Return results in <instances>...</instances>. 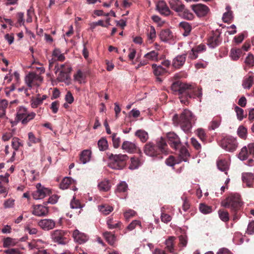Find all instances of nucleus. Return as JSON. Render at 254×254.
Returning <instances> with one entry per match:
<instances>
[{
    "label": "nucleus",
    "instance_id": "nucleus-45",
    "mask_svg": "<svg viewBox=\"0 0 254 254\" xmlns=\"http://www.w3.org/2000/svg\"><path fill=\"white\" fill-rule=\"evenodd\" d=\"M71 183V179L69 177H65L63 179L60 184V188L62 189H66Z\"/></svg>",
    "mask_w": 254,
    "mask_h": 254
},
{
    "label": "nucleus",
    "instance_id": "nucleus-60",
    "mask_svg": "<svg viewBox=\"0 0 254 254\" xmlns=\"http://www.w3.org/2000/svg\"><path fill=\"white\" fill-rule=\"evenodd\" d=\"M180 243L179 244V247H186L187 245V236L184 235H181L179 237Z\"/></svg>",
    "mask_w": 254,
    "mask_h": 254
},
{
    "label": "nucleus",
    "instance_id": "nucleus-23",
    "mask_svg": "<svg viewBox=\"0 0 254 254\" xmlns=\"http://www.w3.org/2000/svg\"><path fill=\"white\" fill-rule=\"evenodd\" d=\"M175 240V237L171 236L168 238L166 241H165V245L166 247L165 249L169 252L170 253L172 254H177V253H176L175 251L174 246H175V243L174 240Z\"/></svg>",
    "mask_w": 254,
    "mask_h": 254
},
{
    "label": "nucleus",
    "instance_id": "nucleus-7",
    "mask_svg": "<svg viewBox=\"0 0 254 254\" xmlns=\"http://www.w3.org/2000/svg\"><path fill=\"white\" fill-rule=\"evenodd\" d=\"M35 115V113H28L26 108L19 107L17 109L16 120L17 122H21L23 125H25L34 119Z\"/></svg>",
    "mask_w": 254,
    "mask_h": 254
},
{
    "label": "nucleus",
    "instance_id": "nucleus-50",
    "mask_svg": "<svg viewBox=\"0 0 254 254\" xmlns=\"http://www.w3.org/2000/svg\"><path fill=\"white\" fill-rule=\"evenodd\" d=\"M199 210L203 214H208L211 212L212 207L205 204L201 203L199 205Z\"/></svg>",
    "mask_w": 254,
    "mask_h": 254
},
{
    "label": "nucleus",
    "instance_id": "nucleus-6",
    "mask_svg": "<svg viewBox=\"0 0 254 254\" xmlns=\"http://www.w3.org/2000/svg\"><path fill=\"white\" fill-rule=\"evenodd\" d=\"M55 73L60 72L58 76L57 80L61 82L65 81L69 79L70 73L72 70L70 64L68 63H65L59 65L56 64L55 66Z\"/></svg>",
    "mask_w": 254,
    "mask_h": 254
},
{
    "label": "nucleus",
    "instance_id": "nucleus-14",
    "mask_svg": "<svg viewBox=\"0 0 254 254\" xmlns=\"http://www.w3.org/2000/svg\"><path fill=\"white\" fill-rule=\"evenodd\" d=\"M122 148L129 153L137 152L140 154V156H141L142 154L141 150L138 148L137 145L134 143L130 141H124L122 144Z\"/></svg>",
    "mask_w": 254,
    "mask_h": 254
},
{
    "label": "nucleus",
    "instance_id": "nucleus-55",
    "mask_svg": "<svg viewBox=\"0 0 254 254\" xmlns=\"http://www.w3.org/2000/svg\"><path fill=\"white\" fill-rule=\"evenodd\" d=\"M191 144L196 151L198 152H200L201 146L196 138L193 137L191 138Z\"/></svg>",
    "mask_w": 254,
    "mask_h": 254
},
{
    "label": "nucleus",
    "instance_id": "nucleus-17",
    "mask_svg": "<svg viewBox=\"0 0 254 254\" xmlns=\"http://www.w3.org/2000/svg\"><path fill=\"white\" fill-rule=\"evenodd\" d=\"M156 9L161 14L165 16H168L171 13L169 7L164 0H160L157 2Z\"/></svg>",
    "mask_w": 254,
    "mask_h": 254
},
{
    "label": "nucleus",
    "instance_id": "nucleus-33",
    "mask_svg": "<svg viewBox=\"0 0 254 254\" xmlns=\"http://www.w3.org/2000/svg\"><path fill=\"white\" fill-rule=\"evenodd\" d=\"M8 105V102L6 99L0 100V117H5L6 109Z\"/></svg>",
    "mask_w": 254,
    "mask_h": 254
},
{
    "label": "nucleus",
    "instance_id": "nucleus-40",
    "mask_svg": "<svg viewBox=\"0 0 254 254\" xmlns=\"http://www.w3.org/2000/svg\"><path fill=\"white\" fill-rule=\"evenodd\" d=\"M43 102L40 99V95L38 94L36 98H33L31 101V106L33 108H36L41 105Z\"/></svg>",
    "mask_w": 254,
    "mask_h": 254
},
{
    "label": "nucleus",
    "instance_id": "nucleus-44",
    "mask_svg": "<svg viewBox=\"0 0 254 254\" xmlns=\"http://www.w3.org/2000/svg\"><path fill=\"white\" fill-rule=\"evenodd\" d=\"M107 224L108 225V227L110 229H113L115 228H120L121 226V222H117L116 223H114L113 218H110L107 221Z\"/></svg>",
    "mask_w": 254,
    "mask_h": 254
},
{
    "label": "nucleus",
    "instance_id": "nucleus-9",
    "mask_svg": "<svg viewBox=\"0 0 254 254\" xmlns=\"http://www.w3.org/2000/svg\"><path fill=\"white\" fill-rule=\"evenodd\" d=\"M25 81L28 88L31 89L33 86H40L43 82V78L34 72H30L26 75Z\"/></svg>",
    "mask_w": 254,
    "mask_h": 254
},
{
    "label": "nucleus",
    "instance_id": "nucleus-63",
    "mask_svg": "<svg viewBox=\"0 0 254 254\" xmlns=\"http://www.w3.org/2000/svg\"><path fill=\"white\" fill-rule=\"evenodd\" d=\"M112 140L114 147L116 148L119 147L120 145V139L119 137H117V134L116 133H114L113 134Z\"/></svg>",
    "mask_w": 254,
    "mask_h": 254
},
{
    "label": "nucleus",
    "instance_id": "nucleus-3",
    "mask_svg": "<svg viewBox=\"0 0 254 254\" xmlns=\"http://www.w3.org/2000/svg\"><path fill=\"white\" fill-rule=\"evenodd\" d=\"M196 120L194 114L188 109H184L180 116L175 114L173 118L174 125L176 126H180L186 132L190 131Z\"/></svg>",
    "mask_w": 254,
    "mask_h": 254
},
{
    "label": "nucleus",
    "instance_id": "nucleus-39",
    "mask_svg": "<svg viewBox=\"0 0 254 254\" xmlns=\"http://www.w3.org/2000/svg\"><path fill=\"white\" fill-rule=\"evenodd\" d=\"M238 136L243 139H246L247 136V128L243 126H240L238 128Z\"/></svg>",
    "mask_w": 254,
    "mask_h": 254
},
{
    "label": "nucleus",
    "instance_id": "nucleus-25",
    "mask_svg": "<svg viewBox=\"0 0 254 254\" xmlns=\"http://www.w3.org/2000/svg\"><path fill=\"white\" fill-rule=\"evenodd\" d=\"M242 180L247 187H252L253 185L254 175L252 173H245L242 175Z\"/></svg>",
    "mask_w": 254,
    "mask_h": 254
},
{
    "label": "nucleus",
    "instance_id": "nucleus-53",
    "mask_svg": "<svg viewBox=\"0 0 254 254\" xmlns=\"http://www.w3.org/2000/svg\"><path fill=\"white\" fill-rule=\"evenodd\" d=\"M127 190V185L125 182H122L117 186L116 192H125Z\"/></svg>",
    "mask_w": 254,
    "mask_h": 254
},
{
    "label": "nucleus",
    "instance_id": "nucleus-64",
    "mask_svg": "<svg viewBox=\"0 0 254 254\" xmlns=\"http://www.w3.org/2000/svg\"><path fill=\"white\" fill-rule=\"evenodd\" d=\"M149 40L153 41L156 37V31L154 27L151 26L150 31L148 34Z\"/></svg>",
    "mask_w": 254,
    "mask_h": 254
},
{
    "label": "nucleus",
    "instance_id": "nucleus-54",
    "mask_svg": "<svg viewBox=\"0 0 254 254\" xmlns=\"http://www.w3.org/2000/svg\"><path fill=\"white\" fill-rule=\"evenodd\" d=\"M22 144L20 142V139L17 137H14L12 140V146L14 150H18L19 147L22 146Z\"/></svg>",
    "mask_w": 254,
    "mask_h": 254
},
{
    "label": "nucleus",
    "instance_id": "nucleus-4",
    "mask_svg": "<svg viewBox=\"0 0 254 254\" xmlns=\"http://www.w3.org/2000/svg\"><path fill=\"white\" fill-rule=\"evenodd\" d=\"M221 205L229 208L231 212L239 211L243 205L241 196L237 193L232 194L221 202Z\"/></svg>",
    "mask_w": 254,
    "mask_h": 254
},
{
    "label": "nucleus",
    "instance_id": "nucleus-61",
    "mask_svg": "<svg viewBox=\"0 0 254 254\" xmlns=\"http://www.w3.org/2000/svg\"><path fill=\"white\" fill-rule=\"evenodd\" d=\"M59 106V102L58 101H56L52 103L50 108L52 110L53 113L56 114L58 112Z\"/></svg>",
    "mask_w": 254,
    "mask_h": 254
},
{
    "label": "nucleus",
    "instance_id": "nucleus-59",
    "mask_svg": "<svg viewBox=\"0 0 254 254\" xmlns=\"http://www.w3.org/2000/svg\"><path fill=\"white\" fill-rule=\"evenodd\" d=\"M186 54L188 55L189 59L191 60H195L198 57V54L193 48L191 49V50L188 51Z\"/></svg>",
    "mask_w": 254,
    "mask_h": 254
},
{
    "label": "nucleus",
    "instance_id": "nucleus-36",
    "mask_svg": "<svg viewBox=\"0 0 254 254\" xmlns=\"http://www.w3.org/2000/svg\"><path fill=\"white\" fill-rule=\"evenodd\" d=\"M130 161L131 163L129 166V168L131 170H134L138 168L141 164L140 160L136 157H131Z\"/></svg>",
    "mask_w": 254,
    "mask_h": 254
},
{
    "label": "nucleus",
    "instance_id": "nucleus-1",
    "mask_svg": "<svg viewBox=\"0 0 254 254\" xmlns=\"http://www.w3.org/2000/svg\"><path fill=\"white\" fill-rule=\"evenodd\" d=\"M171 89L175 94L179 95L181 102L185 105L189 104L190 99L196 97L201 98L202 95L201 88L181 81L174 82L172 84Z\"/></svg>",
    "mask_w": 254,
    "mask_h": 254
},
{
    "label": "nucleus",
    "instance_id": "nucleus-41",
    "mask_svg": "<svg viewBox=\"0 0 254 254\" xmlns=\"http://www.w3.org/2000/svg\"><path fill=\"white\" fill-rule=\"evenodd\" d=\"M249 150L246 146L243 147L239 154V158L241 160H246L249 156Z\"/></svg>",
    "mask_w": 254,
    "mask_h": 254
},
{
    "label": "nucleus",
    "instance_id": "nucleus-49",
    "mask_svg": "<svg viewBox=\"0 0 254 254\" xmlns=\"http://www.w3.org/2000/svg\"><path fill=\"white\" fill-rule=\"evenodd\" d=\"M165 162L168 166H174L176 164H179L180 162L178 159H175L173 156L171 155L166 160Z\"/></svg>",
    "mask_w": 254,
    "mask_h": 254
},
{
    "label": "nucleus",
    "instance_id": "nucleus-32",
    "mask_svg": "<svg viewBox=\"0 0 254 254\" xmlns=\"http://www.w3.org/2000/svg\"><path fill=\"white\" fill-rule=\"evenodd\" d=\"M135 135L137 136L142 142H145L148 139V133L142 129L137 130L135 132Z\"/></svg>",
    "mask_w": 254,
    "mask_h": 254
},
{
    "label": "nucleus",
    "instance_id": "nucleus-16",
    "mask_svg": "<svg viewBox=\"0 0 254 254\" xmlns=\"http://www.w3.org/2000/svg\"><path fill=\"white\" fill-rule=\"evenodd\" d=\"M38 225L43 230L48 231L55 227L56 222L51 219H44L39 221Z\"/></svg>",
    "mask_w": 254,
    "mask_h": 254
},
{
    "label": "nucleus",
    "instance_id": "nucleus-20",
    "mask_svg": "<svg viewBox=\"0 0 254 254\" xmlns=\"http://www.w3.org/2000/svg\"><path fill=\"white\" fill-rule=\"evenodd\" d=\"M50 193V190L47 188H38V190L33 192V197L35 199H42L49 195Z\"/></svg>",
    "mask_w": 254,
    "mask_h": 254
},
{
    "label": "nucleus",
    "instance_id": "nucleus-56",
    "mask_svg": "<svg viewBox=\"0 0 254 254\" xmlns=\"http://www.w3.org/2000/svg\"><path fill=\"white\" fill-rule=\"evenodd\" d=\"M220 122L221 121L219 118H214L210 123L209 127L211 129H215L219 126Z\"/></svg>",
    "mask_w": 254,
    "mask_h": 254
},
{
    "label": "nucleus",
    "instance_id": "nucleus-2",
    "mask_svg": "<svg viewBox=\"0 0 254 254\" xmlns=\"http://www.w3.org/2000/svg\"><path fill=\"white\" fill-rule=\"evenodd\" d=\"M167 144L166 140L161 137L156 140V144L149 142L145 144L143 151L149 156L158 159H162L163 154H168Z\"/></svg>",
    "mask_w": 254,
    "mask_h": 254
},
{
    "label": "nucleus",
    "instance_id": "nucleus-62",
    "mask_svg": "<svg viewBox=\"0 0 254 254\" xmlns=\"http://www.w3.org/2000/svg\"><path fill=\"white\" fill-rule=\"evenodd\" d=\"M172 219L170 215L165 213H162L161 216V220L162 222L165 223H168Z\"/></svg>",
    "mask_w": 254,
    "mask_h": 254
},
{
    "label": "nucleus",
    "instance_id": "nucleus-31",
    "mask_svg": "<svg viewBox=\"0 0 254 254\" xmlns=\"http://www.w3.org/2000/svg\"><path fill=\"white\" fill-rule=\"evenodd\" d=\"M98 188L101 191H108L111 188L110 183L108 180H104L98 184Z\"/></svg>",
    "mask_w": 254,
    "mask_h": 254
},
{
    "label": "nucleus",
    "instance_id": "nucleus-38",
    "mask_svg": "<svg viewBox=\"0 0 254 254\" xmlns=\"http://www.w3.org/2000/svg\"><path fill=\"white\" fill-rule=\"evenodd\" d=\"M104 236L107 242L110 245H113L116 241V237L111 232H106L104 233Z\"/></svg>",
    "mask_w": 254,
    "mask_h": 254
},
{
    "label": "nucleus",
    "instance_id": "nucleus-27",
    "mask_svg": "<svg viewBox=\"0 0 254 254\" xmlns=\"http://www.w3.org/2000/svg\"><path fill=\"white\" fill-rule=\"evenodd\" d=\"M169 3L171 8L177 13L184 4L180 0H170Z\"/></svg>",
    "mask_w": 254,
    "mask_h": 254
},
{
    "label": "nucleus",
    "instance_id": "nucleus-5",
    "mask_svg": "<svg viewBox=\"0 0 254 254\" xmlns=\"http://www.w3.org/2000/svg\"><path fill=\"white\" fill-rule=\"evenodd\" d=\"M128 157L126 154H111L109 156V166L114 169H123L126 165Z\"/></svg>",
    "mask_w": 254,
    "mask_h": 254
},
{
    "label": "nucleus",
    "instance_id": "nucleus-24",
    "mask_svg": "<svg viewBox=\"0 0 254 254\" xmlns=\"http://www.w3.org/2000/svg\"><path fill=\"white\" fill-rule=\"evenodd\" d=\"M159 36L161 41L165 42L171 40L173 37L172 31L169 29L162 30Z\"/></svg>",
    "mask_w": 254,
    "mask_h": 254
},
{
    "label": "nucleus",
    "instance_id": "nucleus-58",
    "mask_svg": "<svg viewBox=\"0 0 254 254\" xmlns=\"http://www.w3.org/2000/svg\"><path fill=\"white\" fill-rule=\"evenodd\" d=\"M245 63L249 66H253L254 64V56L252 54H249L247 57Z\"/></svg>",
    "mask_w": 254,
    "mask_h": 254
},
{
    "label": "nucleus",
    "instance_id": "nucleus-30",
    "mask_svg": "<svg viewBox=\"0 0 254 254\" xmlns=\"http://www.w3.org/2000/svg\"><path fill=\"white\" fill-rule=\"evenodd\" d=\"M179 27L182 28L185 32L183 34V35L185 36H188L192 29L191 25L188 22L186 21H182L180 23Z\"/></svg>",
    "mask_w": 254,
    "mask_h": 254
},
{
    "label": "nucleus",
    "instance_id": "nucleus-47",
    "mask_svg": "<svg viewBox=\"0 0 254 254\" xmlns=\"http://www.w3.org/2000/svg\"><path fill=\"white\" fill-rule=\"evenodd\" d=\"M158 53L155 51H152L150 52L147 53L144 57L148 60L152 61H156L158 59Z\"/></svg>",
    "mask_w": 254,
    "mask_h": 254
},
{
    "label": "nucleus",
    "instance_id": "nucleus-12",
    "mask_svg": "<svg viewBox=\"0 0 254 254\" xmlns=\"http://www.w3.org/2000/svg\"><path fill=\"white\" fill-rule=\"evenodd\" d=\"M191 8L199 17L205 16L210 10L207 6L201 3L192 4L191 5Z\"/></svg>",
    "mask_w": 254,
    "mask_h": 254
},
{
    "label": "nucleus",
    "instance_id": "nucleus-10",
    "mask_svg": "<svg viewBox=\"0 0 254 254\" xmlns=\"http://www.w3.org/2000/svg\"><path fill=\"white\" fill-rule=\"evenodd\" d=\"M52 238L55 242L59 244H65L67 241L68 233L62 230H56L52 233Z\"/></svg>",
    "mask_w": 254,
    "mask_h": 254
},
{
    "label": "nucleus",
    "instance_id": "nucleus-52",
    "mask_svg": "<svg viewBox=\"0 0 254 254\" xmlns=\"http://www.w3.org/2000/svg\"><path fill=\"white\" fill-rule=\"evenodd\" d=\"M218 168L222 171H225L228 169V166L227 162L225 160H220L217 161Z\"/></svg>",
    "mask_w": 254,
    "mask_h": 254
},
{
    "label": "nucleus",
    "instance_id": "nucleus-48",
    "mask_svg": "<svg viewBox=\"0 0 254 254\" xmlns=\"http://www.w3.org/2000/svg\"><path fill=\"white\" fill-rule=\"evenodd\" d=\"M98 145L100 150H105L108 148V142L106 139L101 138L98 141Z\"/></svg>",
    "mask_w": 254,
    "mask_h": 254
},
{
    "label": "nucleus",
    "instance_id": "nucleus-11",
    "mask_svg": "<svg viewBox=\"0 0 254 254\" xmlns=\"http://www.w3.org/2000/svg\"><path fill=\"white\" fill-rule=\"evenodd\" d=\"M222 42L220 33L218 31H212L207 38V45L211 48L218 46Z\"/></svg>",
    "mask_w": 254,
    "mask_h": 254
},
{
    "label": "nucleus",
    "instance_id": "nucleus-46",
    "mask_svg": "<svg viewBox=\"0 0 254 254\" xmlns=\"http://www.w3.org/2000/svg\"><path fill=\"white\" fill-rule=\"evenodd\" d=\"M218 214L219 218L222 221L228 222L229 220V214L227 211L220 210L218 211Z\"/></svg>",
    "mask_w": 254,
    "mask_h": 254
},
{
    "label": "nucleus",
    "instance_id": "nucleus-42",
    "mask_svg": "<svg viewBox=\"0 0 254 254\" xmlns=\"http://www.w3.org/2000/svg\"><path fill=\"white\" fill-rule=\"evenodd\" d=\"M196 134L202 142H205L207 137L205 130L201 128H198L196 130Z\"/></svg>",
    "mask_w": 254,
    "mask_h": 254
},
{
    "label": "nucleus",
    "instance_id": "nucleus-19",
    "mask_svg": "<svg viewBox=\"0 0 254 254\" xmlns=\"http://www.w3.org/2000/svg\"><path fill=\"white\" fill-rule=\"evenodd\" d=\"M187 54L178 55L173 60L172 66L175 68H180L184 64L186 60Z\"/></svg>",
    "mask_w": 254,
    "mask_h": 254
},
{
    "label": "nucleus",
    "instance_id": "nucleus-26",
    "mask_svg": "<svg viewBox=\"0 0 254 254\" xmlns=\"http://www.w3.org/2000/svg\"><path fill=\"white\" fill-rule=\"evenodd\" d=\"M91 151L90 150L86 149L82 151L79 156V160L81 163L85 164L90 160Z\"/></svg>",
    "mask_w": 254,
    "mask_h": 254
},
{
    "label": "nucleus",
    "instance_id": "nucleus-57",
    "mask_svg": "<svg viewBox=\"0 0 254 254\" xmlns=\"http://www.w3.org/2000/svg\"><path fill=\"white\" fill-rule=\"evenodd\" d=\"M70 207L72 209L80 208L81 207L80 202L78 199H76L74 197L72 198L70 202Z\"/></svg>",
    "mask_w": 254,
    "mask_h": 254
},
{
    "label": "nucleus",
    "instance_id": "nucleus-34",
    "mask_svg": "<svg viewBox=\"0 0 254 254\" xmlns=\"http://www.w3.org/2000/svg\"><path fill=\"white\" fill-rule=\"evenodd\" d=\"M28 145L31 146L32 143H37L41 142V139L40 137H36L33 132H30L28 133Z\"/></svg>",
    "mask_w": 254,
    "mask_h": 254
},
{
    "label": "nucleus",
    "instance_id": "nucleus-21",
    "mask_svg": "<svg viewBox=\"0 0 254 254\" xmlns=\"http://www.w3.org/2000/svg\"><path fill=\"white\" fill-rule=\"evenodd\" d=\"M72 235L74 240L79 244L85 243L88 239L85 234L79 232L78 230H74Z\"/></svg>",
    "mask_w": 254,
    "mask_h": 254
},
{
    "label": "nucleus",
    "instance_id": "nucleus-37",
    "mask_svg": "<svg viewBox=\"0 0 254 254\" xmlns=\"http://www.w3.org/2000/svg\"><path fill=\"white\" fill-rule=\"evenodd\" d=\"M227 11L223 14L222 19L225 23L230 22L232 18V11L230 10V7L228 6L226 7Z\"/></svg>",
    "mask_w": 254,
    "mask_h": 254
},
{
    "label": "nucleus",
    "instance_id": "nucleus-28",
    "mask_svg": "<svg viewBox=\"0 0 254 254\" xmlns=\"http://www.w3.org/2000/svg\"><path fill=\"white\" fill-rule=\"evenodd\" d=\"M230 54L233 60L237 61L244 54L241 49L233 48L231 50Z\"/></svg>",
    "mask_w": 254,
    "mask_h": 254
},
{
    "label": "nucleus",
    "instance_id": "nucleus-15",
    "mask_svg": "<svg viewBox=\"0 0 254 254\" xmlns=\"http://www.w3.org/2000/svg\"><path fill=\"white\" fill-rule=\"evenodd\" d=\"M177 13L179 17L187 20H192L194 18V15L186 7L185 4L183 5Z\"/></svg>",
    "mask_w": 254,
    "mask_h": 254
},
{
    "label": "nucleus",
    "instance_id": "nucleus-13",
    "mask_svg": "<svg viewBox=\"0 0 254 254\" xmlns=\"http://www.w3.org/2000/svg\"><path fill=\"white\" fill-rule=\"evenodd\" d=\"M167 138L168 143L171 147L175 150L179 149L182 144L180 139L179 136L174 132H169L167 133Z\"/></svg>",
    "mask_w": 254,
    "mask_h": 254
},
{
    "label": "nucleus",
    "instance_id": "nucleus-18",
    "mask_svg": "<svg viewBox=\"0 0 254 254\" xmlns=\"http://www.w3.org/2000/svg\"><path fill=\"white\" fill-rule=\"evenodd\" d=\"M48 213V209L42 205H36L34 206L32 214L37 216H44Z\"/></svg>",
    "mask_w": 254,
    "mask_h": 254
},
{
    "label": "nucleus",
    "instance_id": "nucleus-43",
    "mask_svg": "<svg viewBox=\"0 0 254 254\" xmlns=\"http://www.w3.org/2000/svg\"><path fill=\"white\" fill-rule=\"evenodd\" d=\"M254 81L253 77L250 76L248 78L245 79L242 83V86L244 88L250 89L253 84Z\"/></svg>",
    "mask_w": 254,
    "mask_h": 254
},
{
    "label": "nucleus",
    "instance_id": "nucleus-51",
    "mask_svg": "<svg viewBox=\"0 0 254 254\" xmlns=\"http://www.w3.org/2000/svg\"><path fill=\"white\" fill-rule=\"evenodd\" d=\"M235 111L236 112L237 118L239 121H242L246 116H244V111L243 109L236 106Z\"/></svg>",
    "mask_w": 254,
    "mask_h": 254
},
{
    "label": "nucleus",
    "instance_id": "nucleus-8",
    "mask_svg": "<svg viewBox=\"0 0 254 254\" xmlns=\"http://www.w3.org/2000/svg\"><path fill=\"white\" fill-rule=\"evenodd\" d=\"M238 144L237 140L232 136L225 137L219 142V145L223 149L231 152L236 150Z\"/></svg>",
    "mask_w": 254,
    "mask_h": 254
},
{
    "label": "nucleus",
    "instance_id": "nucleus-29",
    "mask_svg": "<svg viewBox=\"0 0 254 254\" xmlns=\"http://www.w3.org/2000/svg\"><path fill=\"white\" fill-rule=\"evenodd\" d=\"M152 67L153 69V73L156 76H162L167 72L166 69L161 65L153 64Z\"/></svg>",
    "mask_w": 254,
    "mask_h": 254
},
{
    "label": "nucleus",
    "instance_id": "nucleus-22",
    "mask_svg": "<svg viewBox=\"0 0 254 254\" xmlns=\"http://www.w3.org/2000/svg\"><path fill=\"white\" fill-rule=\"evenodd\" d=\"M179 151V161L181 162L183 161L185 162H187L188 161L189 158L190 156V154L187 149V148L184 146L181 145V146L178 149Z\"/></svg>",
    "mask_w": 254,
    "mask_h": 254
},
{
    "label": "nucleus",
    "instance_id": "nucleus-35",
    "mask_svg": "<svg viewBox=\"0 0 254 254\" xmlns=\"http://www.w3.org/2000/svg\"><path fill=\"white\" fill-rule=\"evenodd\" d=\"M99 209L101 213L107 215L113 210V207L108 204H102L99 206Z\"/></svg>",
    "mask_w": 254,
    "mask_h": 254
}]
</instances>
